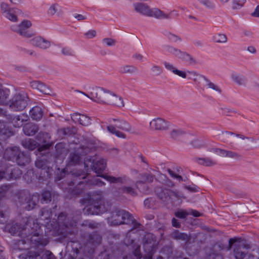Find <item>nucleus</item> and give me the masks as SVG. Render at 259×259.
Instances as JSON below:
<instances>
[{
	"label": "nucleus",
	"mask_w": 259,
	"mask_h": 259,
	"mask_svg": "<svg viewBox=\"0 0 259 259\" xmlns=\"http://www.w3.org/2000/svg\"><path fill=\"white\" fill-rule=\"evenodd\" d=\"M189 73L194 76H199L201 79H203L206 82L207 89L212 92L215 95H219L221 94L222 90L220 87L211 82L204 75L198 74L195 71H189Z\"/></svg>",
	"instance_id": "nucleus-13"
},
{
	"label": "nucleus",
	"mask_w": 259,
	"mask_h": 259,
	"mask_svg": "<svg viewBox=\"0 0 259 259\" xmlns=\"http://www.w3.org/2000/svg\"><path fill=\"white\" fill-rule=\"evenodd\" d=\"M225 157L239 159L241 157V156L237 152L232 151L226 150Z\"/></svg>",
	"instance_id": "nucleus-48"
},
{
	"label": "nucleus",
	"mask_w": 259,
	"mask_h": 259,
	"mask_svg": "<svg viewBox=\"0 0 259 259\" xmlns=\"http://www.w3.org/2000/svg\"><path fill=\"white\" fill-rule=\"evenodd\" d=\"M214 39L216 42L219 44H225L227 42L228 38L226 34L219 33L215 36H214Z\"/></svg>",
	"instance_id": "nucleus-46"
},
{
	"label": "nucleus",
	"mask_w": 259,
	"mask_h": 259,
	"mask_svg": "<svg viewBox=\"0 0 259 259\" xmlns=\"http://www.w3.org/2000/svg\"><path fill=\"white\" fill-rule=\"evenodd\" d=\"M89 200L92 203V206L87 209V212L89 214L102 213L108 209L107 204H106L103 199L101 191L93 192L89 195Z\"/></svg>",
	"instance_id": "nucleus-2"
},
{
	"label": "nucleus",
	"mask_w": 259,
	"mask_h": 259,
	"mask_svg": "<svg viewBox=\"0 0 259 259\" xmlns=\"http://www.w3.org/2000/svg\"><path fill=\"white\" fill-rule=\"evenodd\" d=\"M42 259H56V258L50 251L47 250L42 254Z\"/></svg>",
	"instance_id": "nucleus-60"
},
{
	"label": "nucleus",
	"mask_w": 259,
	"mask_h": 259,
	"mask_svg": "<svg viewBox=\"0 0 259 259\" xmlns=\"http://www.w3.org/2000/svg\"><path fill=\"white\" fill-rule=\"evenodd\" d=\"M138 68L132 65H123L119 68V72L122 74L134 75L138 72Z\"/></svg>",
	"instance_id": "nucleus-22"
},
{
	"label": "nucleus",
	"mask_w": 259,
	"mask_h": 259,
	"mask_svg": "<svg viewBox=\"0 0 259 259\" xmlns=\"http://www.w3.org/2000/svg\"><path fill=\"white\" fill-rule=\"evenodd\" d=\"M21 12V11L17 8H12L9 11L6 12L4 16L12 22H16L18 21V16Z\"/></svg>",
	"instance_id": "nucleus-24"
},
{
	"label": "nucleus",
	"mask_w": 259,
	"mask_h": 259,
	"mask_svg": "<svg viewBox=\"0 0 259 259\" xmlns=\"http://www.w3.org/2000/svg\"><path fill=\"white\" fill-rule=\"evenodd\" d=\"M21 195L25 196L26 201V206L25 208L28 210H30L34 207L39 201V195L37 194L30 195L25 193H21Z\"/></svg>",
	"instance_id": "nucleus-18"
},
{
	"label": "nucleus",
	"mask_w": 259,
	"mask_h": 259,
	"mask_svg": "<svg viewBox=\"0 0 259 259\" xmlns=\"http://www.w3.org/2000/svg\"><path fill=\"white\" fill-rule=\"evenodd\" d=\"M7 118L14 127H20L28 120L29 117L26 113H24L18 115L9 114Z\"/></svg>",
	"instance_id": "nucleus-11"
},
{
	"label": "nucleus",
	"mask_w": 259,
	"mask_h": 259,
	"mask_svg": "<svg viewBox=\"0 0 259 259\" xmlns=\"http://www.w3.org/2000/svg\"><path fill=\"white\" fill-rule=\"evenodd\" d=\"M76 224V221H73L69 223L68 218H67L65 213L62 212L58 217L57 223L52 226V229L56 232L57 235L66 237L73 233V228Z\"/></svg>",
	"instance_id": "nucleus-3"
},
{
	"label": "nucleus",
	"mask_w": 259,
	"mask_h": 259,
	"mask_svg": "<svg viewBox=\"0 0 259 259\" xmlns=\"http://www.w3.org/2000/svg\"><path fill=\"white\" fill-rule=\"evenodd\" d=\"M102 42L106 46L110 47L115 45L116 40L111 38H105L102 40Z\"/></svg>",
	"instance_id": "nucleus-59"
},
{
	"label": "nucleus",
	"mask_w": 259,
	"mask_h": 259,
	"mask_svg": "<svg viewBox=\"0 0 259 259\" xmlns=\"http://www.w3.org/2000/svg\"><path fill=\"white\" fill-rule=\"evenodd\" d=\"M121 190L123 193L130 194L133 196H136L137 194L134 189L131 187L124 186L121 188Z\"/></svg>",
	"instance_id": "nucleus-50"
},
{
	"label": "nucleus",
	"mask_w": 259,
	"mask_h": 259,
	"mask_svg": "<svg viewBox=\"0 0 259 259\" xmlns=\"http://www.w3.org/2000/svg\"><path fill=\"white\" fill-rule=\"evenodd\" d=\"M22 146L26 149L33 150L37 147V143L34 140L26 138L22 141Z\"/></svg>",
	"instance_id": "nucleus-34"
},
{
	"label": "nucleus",
	"mask_w": 259,
	"mask_h": 259,
	"mask_svg": "<svg viewBox=\"0 0 259 259\" xmlns=\"http://www.w3.org/2000/svg\"><path fill=\"white\" fill-rule=\"evenodd\" d=\"M107 129L109 133L115 135L118 138L122 139L126 138V135L123 133L117 130L113 125L107 126Z\"/></svg>",
	"instance_id": "nucleus-39"
},
{
	"label": "nucleus",
	"mask_w": 259,
	"mask_h": 259,
	"mask_svg": "<svg viewBox=\"0 0 259 259\" xmlns=\"http://www.w3.org/2000/svg\"><path fill=\"white\" fill-rule=\"evenodd\" d=\"M19 152V149L17 147L7 148L6 149L4 156L10 160H16L17 156Z\"/></svg>",
	"instance_id": "nucleus-26"
},
{
	"label": "nucleus",
	"mask_w": 259,
	"mask_h": 259,
	"mask_svg": "<svg viewBox=\"0 0 259 259\" xmlns=\"http://www.w3.org/2000/svg\"><path fill=\"white\" fill-rule=\"evenodd\" d=\"M81 160L80 154L78 152H75L70 154L67 163V167L70 166H74L78 164Z\"/></svg>",
	"instance_id": "nucleus-28"
},
{
	"label": "nucleus",
	"mask_w": 259,
	"mask_h": 259,
	"mask_svg": "<svg viewBox=\"0 0 259 259\" xmlns=\"http://www.w3.org/2000/svg\"><path fill=\"white\" fill-rule=\"evenodd\" d=\"M1 8L3 15L6 14V12L9 11L10 10L12 9V8H10V6L8 4L4 2L1 3Z\"/></svg>",
	"instance_id": "nucleus-61"
},
{
	"label": "nucleus",
	"mask_w": 259,
	"mask_h": 259,
	"mask_svg": "<svg viewBox=\"0 0 259 259\" xmlns=\"http://www.w3.org/2000/svg\"><path fill=\"white\" fill-rule=\"evenodd\" d=\"M197 161L200 164L206 166H211L216 164L215 161L208 158H197Z\"/></svg>",
	"instance_id": "nucleus-43"
},
{
	"label": "nucleus",
	"mask_w": 259,
	"mask_h": 259,
	"mask_svg": "<svg viewBox=\"0 0 259 259\" xmlns=\"http://www.w3.org/2000/svg\"><path fill=\"white\" fill-rule=\"evenodd\" d=\"M202 5L209 9H214V5L210 0H198Z\"/></svg>",
	"instance_id": "nucleus-57"
},
{
	"label": "nucleus",
	"mask_w": 259,
	"mask_h": 259,
	"mask_svg": "<svg viewBox=\"0 0 259 259\" xmlns=\"http://www.w3.org/2000/svg\"><path fill=\"white\" fill-rule=\"evenodd\" d=\"M133 254L136 257L137 259H140L142 258V255L140 251V246L139 245H137L136 246V248L133 251Z\"/></svg>",
	"instance_id": "nucleus-62"
},
{
	"label": "nucleus",
	"mask_w": 259,
	"mask_h": 259,
	"mask_svg": "<svg viewBox=\"0 0 259 259\" xmlns=\"http://www.w3.org/2000/svg\"><path fill=\"white\" fill-rule=\"evenodd\" d=\"M169 126V122L161 118H154L150 122V128L156 131L167 130Z\"/></svg>",
	"instance_id": "nucleus-14"
},
{
	"label": "nucleus",
	"mask_w": 259,
	"mask_h": 259,
	"mask_svg": "<svg viewBox=\"0 0 259 259\" xmlns=\"http://www.w3.org/2000/svg\"><path fill=\"white\" fill-rule=\"evenodd\" d=\"M126 223H132L133 228L131 231L139 228L140 226V224L136 221V220L131 214L130 217L128 218V220Z\"/></svg>",
	"instance_id": "nucleus-53"
},
{
	"label": "nucleus",
	"mask_w": 259,
	"mask_h": 259,
	"mask_svg": "<svg viewBox=\"0 0 259 259\" xmlns=\"http://www.w3.org/2000/svg\"><path fill=\"white\" fill-rule=\"evenodd\" d=\"M75 179L72 182L73 185L77 184L78 185H81L83 183L81 181H79L80 179H84L86 178L87 175L83 173L76 172L73 174Z\"/></svg>",
	"instance_id": "nucleus-40"
},
{
	"label": "nucleus",
	"mask_w": 259,
	"mask_h": 259,
	"mask_svg": "<svg viewBox=\"0 0 259 259\" xmlns=\"http://www.w3.org/2000/svg\"><path fill=\"white\" fill-rule=\"evenodd\" d=\"M21 174V171L18 168L9 166L7 168L6 171H0V181L3 179L7 180L17 179Z\"/></svg>",
	"instance_id": "nucleus-12"
},
{
	"label": "nucleus",
	"mask_w": 259,
	"mask_h": 259,
	"mask_svg": "<svg viewBox=\"0 0 259 259\" xmlns=\"http://www.w3.org/2000/svg\"><path fill=\"white\" fill-rule=\"evenodd\" d=\"M164 50L167 53L176 56L183 61H186L190 65H195L198 64L197 60L190 54L170 45H165Z\"/></svg>",
	"instance_id": "nucleus-6"
},
{
	"label": "nucleus",
	"mask_w": 259,
	"mask_h": 259,
	"mask_svg": "<svg viewBox=\"0 0 259 259\" xmlns=\"http://www.w3.org/2000/svg\"><path fill=\"white\" fill-rule=\"evenodd\" d=\"M167 37L169 40L174 42L181 41L182 40L180 37L170 32L167 33Z\"/></svg>",
	"instance_id": "nucleus-58"
},
{
	"label": "nucleus",
	"mask_w": 259,
	"mask_h": 259,
	"mask_svg": "<svg viewBox=\"0 0 259 259\" xmlns=\"http://www.w3.org/2000/svg\"><path fill=\"white\" fill-rule=\"evenodd\" d=\"M31 26L32 23L30 21L24 20L17 25H12L11 29L23 37L30 38L34 35L31 31L29 30V28Z\"/></svg>",
	"instance_id": "nucleus-9"
},
{
	"label": "nucleus",
	"mask_w": 259,
	"mask_h": 259,
	"mask_svg": "<svg viewBox=\"0 0 259 259\" xmlns=\"http://www.w3.org/2000/svg\"><path fill=\"white\" fill-rule=\"evenodd\" d=\"M155 192L157 197L164 202H168L172 197H175L177 198L179 197V194L178 192L161 187H157L155 188Z\"/></svg>",
	"instance_id": "nucleus-10"
},
{
	"label": "nucleus",
	"mask_w": 259,
	"mask_h": 259,
	"mask_svg": "<svg viewBox=\"0 0 259 259\" xmlns=\"http://www.w3.org/2000/svg\"><path fill=\"white\" fill-rule=\"evenodd\" d=\"M143 242L144 249L151 253L156 245L153 235L151 234L146 235L143 238Z\"/></svg>",
	"instance_id": "nucleus-16"
},
{
	"label": "nucleus",
	"mask_w": 259,
	"mask_h": 259,
	"mask_svg": "<svg viewBox=\"0 0 259 259\" xmlns=\"http://www.w3.org/2000/svg\"><path fill=\"white\" fill-rule=\"evenodd\" d=\"M60 134L64 136L70 135L75 134L76 132L75 129L74 127H67L60 129L59 131Z\"/></svg>",
	"instance_id": "nucleus-47"
},
{
	"label": "nucleus",
	"mask_w": 259,
	"mask_h": 259,
	"mask_svg": "<svg viewBox=\"0 0 259 259\" xmlns=\"http://www.w3.org/2000/svg\"><path fill=\"white\" fill-rule=\"evenodd\" d=\"M98 177H102L104 179L106 180L107 181L111 183H120L123 184L125 183L126 180L125 177H115L111 176H109L107 175H98Z\"/></svg>",
	"instance_id": "nucleus-32"
},
{
	"label": "nucleus",
	"mask_w": 259,
	"mask_h": 259,
	"mask_svg": "<svg viewBox=\"0 0 259 259\" xmlns=\"http://www.w3.org/2000/svg\"><path fill=\"white\" fill-rule=\"evenodd\" d=\"M10 95V91L7 89L0 88V104L6 105L8 102Z\"/></svg>",
	"instance_id": "nucleus-37"
},
{
	"label": "nucleus",
	"mask_w": 259,
	"mask_h": 259,
	"mask_svg": "<svg viewBox=\"0 0 259 259\" xmlns=\"http://www.w3.org/2000/svg\"><path fill=\"white\" fill-rule=\"evenodd\" d=\"M106 166V161L104 159H100L97 161L93 165V168L94 171L98 175H102V172L105 169Z\"/></svg>",
	"instance_id": "nucleus-27"
},
{
	"label": "nucleus",
	"mask_w": 259,
	"mask_h": 259,
	"mask_svg": "<svg viewBox=\"0 0 259 259\" xmlns=\"http://www.w3.org/2000/svg\"><path fill=\"white\" fill-rule=\"evenodd\" d=\"M72 120L75 122H78L83 126H89L91 124L92 118L84 114H80L78 113H74L71 116Z\"/></svg>",
	"instance_id": "nucleus-17"
},
{
	"label": "nucleus",
	"mask_w": 259,
	"mask_h": 259,
	"mask_svg": "<svg viewBox=\"0 0 259 259\" xmlns=\"http://www.w3.org/2000/svg\"><path fill=\"white\" fill-rule=\"evenodd\" d=\"M15 160L19 165H25L29 163L31 159L29 155L25 154L24 152L19 151Z\"/></svg>",
	"instance_id": "nucleus-31"
},
{
	"label": "nucleus",
	"mask_w": 259,
	"mask_h": 259,
	"mask_svg": "<svg viewBox=\"0 0 259 259\" xmlns=\"http://www.w3.org/2000/svg\"><path fill=\"white\" fill-rule=\"evenodd\" d=\"M113 121L116 122L117 123L114 126L119 129L122 130L127 132L133 133V128L131 125L124 119H112Z\"/></svg>",
	"instance_id": "nucleus-21"
},
{
	"label": "nucleus",
	"mask_w": 259,
	"mask_h": 259,
	"mask_svg": "<svg viewBox=\"0 0 259 259\" xmlns=\"http://www.w3.org/2000/svg\"><path fill=\"white\" fill-rule=\"evenodd\" d=\"M151 71L157 76L160 75L163 73L162 68L158 65H153L151 68Z\"/></svg>",
	"instance_id": "nucleus-52"
},
{
	"label": "nucleus",
	"mask_w": 259,
	"mask_h": 259,
	"mask_svg": "<svg viewBox=\"0 0 259 259\" xmlns=\"http://www.w3.org/2000/svg\"><path fill=\"white\" fill-rule=\"evenodd\" d=\"M30 43L34 47L39 48L42 50H46L49 48L51 44V42L40 36H37L30 40Z\"/></svg>",
	"instance_id": "nucleus-15"
},
{
	"label": "nucleus",
	"mask_w": 259,
	"mask_h": 259,
	"mask_svg": "<svg viewBox=\"0 0 259 259\" xmlns=\"http://www.w3.org/2000/svg\"><path fill=\"white\" fill-rule=\"evenodd\" d=\"M174 238L177 240H181L184 241H189L190 240V236L187 234L176 232L174 234Z\"/></svg>",
	"instance_id": "nucleus-44"
},
{
	"label": "nucleus",
	"mask_w": 259,
	"mask_h": 259,
	"mask_svg": "<svg viewBox=\"0 0 259 259\" xmlns=\"http://www.w3.org/2000/svg\"><path fill=\"white\" fill-rule=\"evenodd\" d=\"M155 200L152 198H147L144 201L145 207L147 208H150L153 207L155 205Z\"/></svg>",
	"instance_id": "nucleus-56"
},
{
	"label": "nucleus",
	"mask_w": 259,
	"mask_h": 259,
	"mask_svg": "<svg viewBox=\"0 0 259 259\" xmlns=\"http://www.w3.org/2000/svg\"><path fill=\"white\" fill-rule=\"evenodd\" d=\"M246 2V0H232V9L234 10L240 9Z\"/></svg>",
	"instance_id": "nucleus-49"
},
{
	"label": "nucleus",
	"mask_w": 259,
	"mask_h": 259,
	"mask_svg": "<svg viewBox=\"0 0 259 259\" xmlns=\"http://www.w3.org/2000/svg\"><path fill=\"white\" fill-rule=\"evenodd\" d=\"M231 79L238 85L244 86L246 84V78L242 75L233 73L231 74Z\"/></svg>",
	"instance_id": "nucleus-33"
},
{
	"label": "nucleus",
	"mask_w": 259,
	"mask_h": 259,
	"mask_svg": "<svg viewBox=\"0 0 259 259\" xmlns=\"http://www.w3.org/2000/svg\"><path fill=\"white\" fill-rule=\"evenodd\" d=\"M38 130L39 127L38 125L31 122L26 123L23 127L24 134L28 136L34 135Z\"/></svg>",
	"instance_id": "nucleus-20"
},
{
	"label": "nucleus",
	"mask_w": 259,
	"mask_h": 259,
	"mask_svg": "<svg viewBox=\"0 0 259 259\" xmlns=\"http://www.w3.org/2000/svg\"><path fill=\"white\" fill-rule=\"evenodd\" d=\"M141 180L136 183L137 187L139 184H144L146 183H152L154 179V176L150 174H144L141 176Z\"/></svg>",
	"instance_id": "nucleus-38"
},
{
	"label": "nucleus",
	"mask_w": 259,
	"mask_h": 259,
	"mask_svg": "<svg viewBox=\"0 0 259 259\" xmlns=\"http://www.w3.org/2000/svg\"><path fill=\"white\" fill-rule=\"evenodd\" d=\"M112 93L108 90L101 87L93 88L90 93V99L95 102L107 104L109 101Z\"/></svg>",
	"instance_id": "nucleus-7"
},
{
	"label": "nucleus",
	"mask_w": 259,
	"mask_h": 259,
	"mask_svg": "<svg viewBox=\"0 0 259 259\" xmlns=\"http://www.w3.org/2000/svg\"><path fill=\"white\" fill-rule=\"evenodd\" d=\"M224 134H225L227 136H231V140L233 141H236L238 142H240V140H237L236 139L237 138H239L240 140H250L251 142H254V139L253 138H250L247 137H245L243 135L241 134H235L232 132H225L224 133Z\"/></svg>",
	"instance_id": "nucleus-36"
},
{
	"label": "nucleus",
	"mask_w": 259,
	"mask_h": 259,
	"mask_svg": "<svg viewBox=\"0 0 259 259\" xmlns=\"http://www.w3.org/2000/svg\"><path fill=\"white\" fill-rule=\"evenodd\" d=\"M45 203H48L51 200V193L50 191H45L42 194V199Z\"/></svg>",
	"instance_id": "nucleus-55"
},
{
	"label": "nucleus",
	"mask_w": 259,
	"mask_h": 259,
	"mask_svg": "<svg viewBox=\"0 0 259 259\" xmlns=\"http://www.w3.org/2000/svg\"><path fill=\"white\" fill-rule=\"evenodd\" d=\"M25 231V237L31 236L30 240L32 243L43 246L47 244L48 241L43 238L41 226L37 223V220L29 219L27 222Z\"/></svg>",
	"instance_id": "nucleus-1"
},
{
	"label": "nucleus",
	"mask_w": 259,
	"mask_h": 259,
	"mask_svg": "<svg viewBox=\"0 0 259 259\" xmlns=\"http://www.w3.org/2000/svg\"><path fill=\"white\" fill-rule=\"evenodd\" d=\"M30 116L33 120H39L42 117L43 111L39 106L33 107L29 112Z\"/></svg>",
	"instance_id": "nucleus-30"
},
{
	"label": "nucleus",
	"mask_w": 259,
	"mask_h": 259,
	"mask_svg": "<svg viewBox=\"0 0 259 259\" xmlns=\"http://www.w3.org/2000/svg\"><path fill=\"white\" fill-rule=\"evenodd\" d=\"M130 217V213L124 210L116 209L112 211L111 216L108 218V222L111 225L117 226L125 223Z\"/></svg>",
	"instance_id": "nucleus-8"
},
{
	"label": "nucleus",
	"mask_w": 259,
	"mask_h": 259,
	"mask_svg": "<svg viewBox=\"0 0 259 259\" xmlns=\"http://www.w3.org/2000/svg\"><path fill=\"white\" fill-rule=\"evenodd\" d=\"M163 64L167 70L171 71L174 74L177 75L184 79L186 78L187 74L186 72L178 69L170 63L165 62Z\"/></svg>",
	"instance_id": "nucleus-25"
},
{
	"label": "nucleus",
	"mask_w": 259,
	"mask_h": 259,
	"mask_svg": "<svg viewBox=\"0 0 259 259\" xmlns=\"http://www.w3.org/2000/svg\"><path fill=\"white\" fill-rule=\"evenodd\" d=\"M31 88L39 91L44 94H50V90L42 82L39 81H33L30 82Z\"/></svg>",
	"instance_id": "nucleus-23"
},
{
	"label": "nucleus",
	"mask_w": 259,
	"mask_h": 259,
	"mask_svg": "<svg viewBox=\"0 0 259 259\" xmlns=\"http://www.w3.org/2000/svg\"><path fill=\"white\" fill-rule=\"evenodd\" d=\"M27 223L25 225L15 223L13 224L9 229L10 233L13 235L25 237V229L26 228Z\"/></svg>",
	"instance_id": "nucleus-19"
},
{
	"label": "nucleus",
	"mask_w": 259,
	"mask_h": 259,
	"mask_svg": "<svg viewBox=\"0 0 259 259\" xmlns=\"http://www.w3.org/2000/svg\"><path fill=\"white\" fill-rule=\"evenodd\" d=\"M91 184L94 185H97L98 186H102L105 184V183L102 181L101 180L98 178H94L91 181Z\"/></svg>",
	"instance_id": "nucleus-63"
},
{
	"label": "nucleus",
	"mask_w": 259,
	"mask_h": 259,
	"mask_svg": "<svg viewBox=\"0 0 259 259\" xmlns=\"http://www.w3.org/2000/svg\"><path fill=\"white\" fill-rule=\"evenodd\" d=\"M8 129L6 128V125L5 122L0 121V134L6 135L7 134Z\"/></svg>",
	"instance_id": "nucleus-64"
},
{
	"label": "nucleus",
	"mask_w": 259,
	"mask_h": 259,
	"mask_svg": "<svg viewBox=\"0 0 259 259\" xmlns=\"http://www.w3.org/2000/svg\"><path fill=\"white\" fill-rule=\"evenodd\" d=\"M133 6L136 12L144 16L159 19L170 18V14H165L156 8L151 9L145 3H136L134 4Z\"/></svg>",
	"instance_id": "nucleus-4"
},
{
	"label": "nucleus",
	"mask_w": 259,
	"mask_h": 259,
	"mask_svg": "<svg viewBox=\"0 0 259 259\" xmlns=\"http://www.w3.org/2000/svg\"><path fill=\"white\" fill-rule=\"evenodd\" d=\"M29 98L27 94L21 92L16 93L13 97L8 101L7 104L9 105L10 109L14 111H21L27 106Z\"/></svg>",
	"instance_id": "nucleus-5"
},
{
	"label": "nucleus",
	"mask_w": 259,
	"mask_h": 259,
	"mask_svg": "<svg viewBox=\"0 0 259 259\" xmlns=\"http://www.w3.org/2000/svg\"><path fill=\"white\" fill-rule=\"evenodd\" d=\"M51 214L48 210L42 209L40 212L39 220L44 221L46 225L49 226Z\"/></svg>",
	"instance_id": "nucleus-35"
},
{
	"label": "nucleus",
	"mask_w": 259,
	"mask_h": 259,
	"mask_svg": "<svg viewBox=\"0 0 259 259\" xmlns=\"http://www.w3.org/2000/svg\"><path fill=\"white\" fill-rule=\"evenodd\" d=\"M108 104L115 105L119 107L124 106L123 99L113 93H112V95L110 97Z\"/></svg>",
	"instance_id": "nucleus-29"
},
{
	"label": "nucleus",
	"mask_w": 259,
	"mask_h": 259,
	"mask_svg": "<svg viewBox=\"0 0 259 259\" xmlns=\"http://www.w3.org/2000/svg\"><path fill=\"white\" fill-rule=\"evenodd\" d=\"M20 259H42V256L38 254L32 253L31 252L28 254H22L19 256Z\"/></svg>",
	"instance_id": "nucleus-45"
},
{
	"label": "nucleus",
	"mask_w": 259,
	"mask_h": 259,
	"mask_svg": "<svg viewBox=\"0 0 259 259\" xmlns=\"http://www.w3.org/2000/svg\"><path fill=\"white\" fill-rule=\"evenodd\" d=\"M185 134V132L181 129H174L170 133L171 137L174 139H177Z\"/></svg>",
	"instance_id": "nucleus-51"
},
{
	"label": "nucleus",
	"mask_w": 259,
	"mask_h": 259,
	"mask_svg": "<svg viewBox=\"0 0 259 259\" xmlns=\"http://www.w3.org/2000/svg\"><path fill=\"white\" fill-rule=\"evenodd\" d=\"M101 237L96 233H93L90 235L89 239V243L95 245L99 244L101 243Z\"/></svg>",
	"instance_id": "nucleus-42"
},
{
	"label": "nucleus",
	"mask_w": 259,
	"mask_h": 259,
	"mask_svg": "<svg viewBox=\"0 0 259 259\" xmlns=\"http://www.w3.org/2000/svg\"><path fill=\"white\" fill-rule=\"evenodd\" d=\"M210 151L219 156L225 157L226 150L220 148H213L211 149Z\"/></svg>",
	"instance_id": "nucleus-54"
},
{
	"label": "nucleus",
	"mask_w": 259,
	"mask_h": 259,
	"mask_svg": "<svg viewBox=\"0 0 259 259\" xmlns=\"http://www.w3.org/2000/svg\"><path fill=\"white\" fill-rule=\"evenodd\" d=\"M247 252L243 251L241 246H236L235 245L234 249V255L235 259H243L246 256Z\"/></svg>",
	"instance_id": "nucleus-41"
}]
</instances>
